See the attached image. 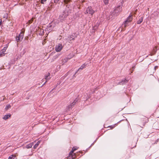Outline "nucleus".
Returning <instances> with one entry per match:
<instances>
[{
  "mask_svg": "<svg viewBox=\"0 0 159 159\" xmlns=\"http://www.w3.org/2000/svg\"><path fill=\"white\" fill-rule=\"evenodd\" d=\"M94 11L92 8L91 7H89L87 8L85 11V14H88L93 16L94 13Z\"/></svg>",
  "mask_w": 159,
  "mask_h": 159,
  "instance_id": "f03ea898",
  "label": "nucleus"
},
{
  "mask_svg": "<svg viewBox=\"0 0 159 159\" xmlns=\"http://www.w3.org/2000/svg\"><path fill=\"white\" fill-rule=\"evenodd\" d=\"M115 127V126H112V127H111V126L110 127H111V129H113V128H114V127Z\"/></svg>",
  "mask_w": 159,
  "mask_h": 159,
  "instance_id": "b1692460",
  "label": "nucleus"
},
{
  "mask_svg": "<svg viewBox=\"0 0 159 159\" xmlns=\"http://www.w3.org/2000/svg\"><path fill=\"white\" fill-rule=\"evenodd\" d=\"M46 0H41V3L42 4H43L44 2H45Z\"/></svg>",
  "mask_w": 159,
  "mask_h": 159,
  "instance_id": "6ab92c4d",
  "label": "nucleus"
},
{
  "mask_svg": "<svg viewBox=\"0 0 159 159\" xmlns=\"http://www.w3.org/2000/svg\"><path fill=\"white\" fill-rule=\"evenodd\" d=\"M47 77H48L47 76L46 77L45 79H46V78H47Z\"/></svg>",
  "mask_w": 159,
  "mask_h": 159,
  "instance_id": "bb28decb",
  "label": "nucleus"
},
{
  "mask_svg": "<svg viewBox=\"0 0 159 159\" xmlns=\"http://www.w3.org/2000/svg\"><path fill=\"white\" fill-rule=\"evenodd\" d=\"M153 49L152 51V52H151V53H150V55H153L154 54H155L156 51L157 50V47H155L154 48H153Z\"/></svg>",
  "mask_w": 159,
  "mask_h": 159,
  "instance_id": "423d86ee",
  "label": "nucleus"
},
{
  "mask_svg": "<svg viewBox=\"0 0 159 159\" xmlns=\"http://www.w3.org/2000/svg\"><path fill=\"white\" fill-rule=\"evenodd\" d=\"M63 48V46L61 44L59 43L57 45L56 47V51L57 52H60L62 49Z\"/></svg>",
  "mask_w": 159,
  "mask_h": 159,
  "instance_id": "20e7f679",
  "label": "nucleus"
},
{
  "mask_svg": "<svg viewBox=\"0 0 159 159\" xmlns=\"http://www.w3.org/2000/svg\"><path fill=\"white\" fill-rule=\"evenodd\" d=\"M34 18H32L30 20H29L28 22L27 23L28 25L30 24L33 22Z\"/></svg>",
  "mask_w": 159,
  "mask_h": 159,
  "instance_id": "f8f14e48",
  "label": "nucleus"
},
{
  "mask_svg": "<svg viewBox=\"0 0 159 159\" xmlns=\"http://www.w3.org/2000/svg\"><path fill=\"white\" fill-rule=\"evenodd\" d=\"M10 115H7L4 116V117H3V119L4 120H6L8 118L10 117Z\"/></svg>",
  "mask_w": 159,
  "mask_h": 159,
  "instance_id": "6e6552de",
  "label": "nucleus"
},
{
  "mask_svg": "<svg viewBox=\"0 0 159 159\" xmlns=\"http://www.w3.org/2000/svg\"><path fill=\"white\" fill-rule=\"evenodd\" d=\"M24 37V34L23 33H20L18 36L16 37V40L18 42L20 41Z\"/></svg>",
  "mask_w": 159,
  "mask_h": 159,
  "instance_id": "7ed1b4c3",
  "label": "nucleus"
},
{
  "mask_svg": "<svg viewBox=\"0 0 159 159\" xmlns=\"http://www.w3.org/2000/svg\"><path fill=\"white\" fill-rule=\"evenodd\" d=\"M152 60V61L153 62L154 61H156V59H153V60Z\"/></svg>",
  "mask_w": 159,
  "mask_h": 159,
  "instance_id": "393cba45",
  "label": "nucleus"
},
{
  "mask_svg": "<svg viewBox=\"0 0 159 159\" xmlns=\"http://www.w3.org/2000/svg\"><path fill=\"white\" fill-rule=\"evenodd\" d=\"M2 22V20L0 19V25H1Z\"/></svg>",
  "mask_w": 159,
  "mask_h": 159,
  "instance_id": "412c9836",
  "label": "nucleus"
},
{
  "mask_svg": "<svg viewBox=\"0 0 159 159\" xmlns=\"http://www.w3.org/2000/svg\"><path fill=\"white\" fill-rule=\"evenodd\" d=\"M78 148L77 147H73L71 151L69 153V159H74L76 158V155L74 153H73L74 151Z\"/></svg>",
  "mask_w": 159,
  "mask_h": 159,
  "instance_id": "f257e3e1",
  "label": "nucleus"
},
{
  "mask_svg": "<svg viewBox=\"0 0 159 159\" xmlns=\"http://www.w3.org/2000/svg\"><path fill=\"white\" fill-rule=\"evenodd\" d=\"M32 144L31 143L29 144L28 145H27L26 146V148H29L32 147Z\"/></svg>",
  "mask_w": 159,
  "mask_h": 159,
  "instance_id": "4468645a",
  "label": "nucleus"
},
{
  "mask_svg": "<svg viewBox=\"0 0 159 159\" xmlns=\"http://www.w3.org/2000/svg\"><path fill=\"white\" fill-rule=\"evenodd\" d=\"M59 0H54V2L55 3H57Z\"/></svg>",
  "mask_w": 159,
  "mask_h": 159,
  "instance_id": "aec40b11",
  "label": "nucleus"
},
{
  "mask_svg": "<svg viewBox=\"0 0 159 159\" xmlns=\"http://www.w3.org/2000/svg\"><path fill=\"white\" fill-rule=\"evenodd\" d=\"M159 140V139H157V140H151V143L152 144H155L157 143V142L158 140Z\"/></svg>",
  "mask_w": 159,
  "mask_h": 159,
  "instance_id": "9d476101",
  "label": "nucleus"
},
{
  "mask_svg": "<svg viewBox=\"0 0 159 159\" xmlns=\"http://www.w3.org/2000/svg\"><path fill=\"white\" fill-rule=\"evenodd\" d=\"M85 66V65L84 64H83L80 67V68H79V69H83L84 68V67Z\"/></svg>",
  "mask_w": 159,
  "mask_h": 159,
  "instance_id": "f3484780",
  "label": "nucleus"
},
{
  "mask_svg": "<svg viewBox=\"0 0 159 159\" xmlns=\"http://www.w3.org/2000/svg\"><path fill=\"white\" fill-rule=\"evenodd\" d=\"M16 157V155L14 156L13 155H11L9 157L8 159H14V157Z\"/></svg>",
  "mask_w": 159,
  "mask_h": 159,
  "instance_id": "ddd939ff",
  "label": "nucleus"
},
{
  "mask_svg": "<svg viewBox=\"0 0 159 159\" xmlns=\"http://www.w3.org/2000/svg\"><path fill=\"white\" fill-rule=\"evenodd\" d=\"M143 18L141 17V18L139 20L137 21L138 24H140L142 21H143Z\"/></svg>",
  "mask_w": 159,
  "mask_h": 159,
  "instance_id": "9b49d317",
  "label": "nucleus"
},
{
  "mask_svg": "<svg viewBox=\"0 0 159 159\" xmlns=\"http://www.w3.org/2000/svg\"><path fill=\"white\" fill-rule=\"evenodd\" d=\"M65 62L67 61V59H65Z\"/></svg>",
  "mask_w": 159,
  "mask_h": 159,
  "instance_id": "a878e982",
  "label": "nucleus"
},
{
  "mask_svg": "<svg viewBox=\"0 0 159 159\" xmlns=\"http://www.w3.org/2000/svg\"><path fill=\"white\" fill-rule=\"evenodd\" d=\"M7 48L4 47L1 51V53H2V55H4L5 53V52L6 51Z\"/></svg>",
  "mask_w": 159,
  "mask_h": 159,
  "instance_id": "0eeeda50",
  "label": "nucleus"
},
{
  "mask_svg": "<svg viewBox=\"0 0 159 159\" xmlns=\"http://www.w3.org/2000/svg\"><path fill=\"white\" fill-rule=\"evenodd\" d=\"M70 0H64V2L65 4H67L68 2H70Z\"/></svg>",
  "mask_w": 159,
  "mask_h": 159,
  "instance_id": "2eb2a0df",
  "label": "nucleus"
},
{
  "mask_svg": "<svg viewBox=\"0 0 159 159\" xmlns=\"http://www.w3.org/2000/svg\"><path fill=\"white\" fill-rule=\"evenodd\" d=\"M132 15H130L128 17L127 20L125 21V27H126V24H127L128 22L131 21L132 20Z\"/></svg>",
  "mask_w": 159,
  "mask_h": 159,
  "instance_id": "39448f33",
  "label": "nucleus"
},
{
  "mask_svg": "<svg viewBox=\"0 0 159 159\" xmlns=\"http://www.w3.org/2000/svg\"><path fill=\"white\" fill-rule=\"evenodd\" d=\"M40 143V141H38L37 143H36L34 146V149H35L39 145V144Z\"/></svg>",
  "mask_w": 159,
  "mask_h": 159,
  "instance_id": "1a4fd4ad",
  "label": "nucleus"
},
{
  "mask_svg": "<svg viewBox=\"0 0 159 159\" xmlns=\"http://www.w3.org/2000/svg\"><path fill=\"white\" fill-rule=\"evenodd\" d=\"M104 3L106 4H107L108 3L109 0H103Z\"/></svg>",
  "mask_w": 159,
  "mask_h": 159,
  "instance_id": "dca6fc26",
  "label": "nucleus"
},
{
  "mask_svg": "<svg viewBox=\"0 0 159 159\" xmlns=\"http://www.w3.org/2000/svg\"><path fill=\"white\" fill-rule=\"evenodd\" d=\"M158 68V66H156L154 67V70H155L156 69Z\"/></svg>",
  "mask_w": 159,
  "mask_h": 159,
  "instance_id": "4be33fe9",
  "label": "nucleus"
},
{
  "mask_svg": "<svg viewBox=\"0 0 159 159\" xmlns=\"http://www.w3.org/2000/svg\"><path fill=\"white\" fill-rule=\"evenodd\" d=\"M4 56V55H2V53H0V57L2 56Z\"/></svg>",
  "mask_w": 159,
  "mask_h": 159,
  "instance_id": "5701e85b",
  "label": "nucleus"
},
{
  "mask_svg": "<svg viewBox=\"0 0 159 159\" xmlns=\"http://www.w3.org/2000/svg\"><path fill=\"white\" fill-rule=\"evenodd\" d=\"M10 107H11V106H10V105H8L7 106L6 109L7 110L8 109H9V108H10Z\"/></svg>",
  "mask_w": 159,
  "mask_h": 159,
  "instance_id": "a211bd4d",
  "label": "nucleus"
}]
</instances>
